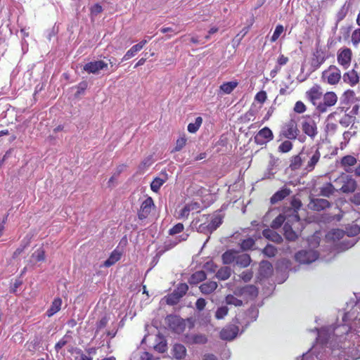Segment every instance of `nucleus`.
Wrapping results in <instances>:
<instances>
[{"instance_id":"obj_44","label":"nucleus","mask_w":360,"mask_h":360,"mask_svg":"<svg viewBox=\"0 0 360 360\" xmlns=\"http://www.w3.org/2000/svg\"><path fill=\"white\" fill-rule=\"evenodd\" d=\"M202 123V118L201 117H197L194 123H189L188 125V131L190 133H195L200 128Z\"/></svg>"},{"instance_id":"obj_52","label":"nucleus","mask_w":360,"mask_h":360,"mask_svg":"<svg viewBox=\"0 0 360 360\" xmlns=\"http://www.w3.org/2000/svg\"><path fill=\"white\" fill-rule=\"evenodd\" d=\"M88 87V82L86 81H82L75 86L77 89V92L75 94V97H79L80 95L84 94L85 90Z\"/></svg>"},{"instance_id":"obj_11","label":"nucleus","mask_w":360,"mask_h":360,"mask_svg":"<svg viewBox=\"0 0 360 360\" xmlns=\"http://www.w3.org/2000/svg\"><path fill=\"white\" fill-rule=\"evenodd\" d=\"M153 206H154L153 198L148 197L141 205L140 210L138 212L139 219L141 220L146 219L150 213Z\"/></svg>"},{"instance_id":"obj_31","label":"nucleus","mask_w":360,"mask_h":360,"mask_svg":"<svg viewBox=\"0 0 360 360\" xmlns=\"http://www.w3.org/2000/svg\"><path fill=\"white\" fill-rule=\"evenodd\" d=\"M352 3L350 1H346L342 6L335 15L337 22H340L347 16L349 10L351 8Z\"/></svg>"},{"instance_id":"obj_32","label":"nucleus","mask_w":360,"mask_h":360,"mask_svg":"<svg viewBox=\"0 0 360 360\" xmlns=\"http://www.w3.org/2000/svg\"><path fill=\"white\" fill-rule=\"evenodd\" d=\"M326 57L323 51L321 49L316 50V53H314L311 65L315 69H317L324 63Z\"/></svg>"},{"instance_id":"obj_2","label":"nucleus","mask_w":360,"mask_h":360,"mask_svg":"<svg viewBox=\"0 0 360 360\" xmlns=\"http://www.w3.org/2000/svg\"><path fill=\"white\" fill-rule=\"evenodd\" d=\"M188 286L186 283H179L174 291L165 297L166 303L169 305H175L186 294Z\"/></svg>"},{"instance_id":"obj_37","label":"nucleus","mask_w":360,"mask_h":360,"mask_svg":"<svg viewBox=\"0 0 360 360\" xmlns=\"http://www.w3.org/2000/svg\"><path fill=\"white\" fill-rule=\"evenodd\" d=\"M320 157H321V153L319 150V148H317L316 150V151L314 152V153L312 155V156L310 158V159L307 163L306 169H307L309 172L312 171L314 169L315 165L319 162Z\"/></svg>"},{"instance_id":"obj_38","label":"nucleus","mask_w":360,"mask_h":360,"mask_svg":"<svg viewBox=\"0 0 360 360\" xmlns=\"http://www.w3.org/2000/svg\"><path fill=\"white\" fill-rule=\"evenodd\" d=\"M337 190L338 188H335L331 183H327L325 186L321 188L320 194L322 196L329 198L330 195H333Z\"/></svg>"},{"instance_id":"obj_28","label":"nucleus","mask_w":360,"mask_h":360,"mask_svg":"<svg viewBox=\"0 0 360 360\" xmlns=\"http://www.w3.org/2000/svg\"><path fill=\"white\" fill-rule=\"evenodd\" d=\"M342 79L345 82L349 84L351 86H354L359 81V77L357 72L354 70H350L343 75Z\"/></svg>"},{"instance_id":"obj_58","label":"nucleus","mask_w":360,"mask_h":360,"mask_svg":"<svg viewBox=\"0 0 360 360\" xmlns=\"http://www.w3.org/2000/svg\"><path fill=\"white\" fill-rule=\"evenodd\" d=\"M184 230V225L181 223H178L174 225L172 229L169 231V234L171 236H174L175 234L179 233L182 232Z\"/></svg>"},{"instance_id":"obj_42","label":"nucleus","mask_w":360,"mask_h":360,"mask_svg":"<svg viewBox=\"0 0 360 360\" xmlns=\"http://www.w3.org/2000/svg\"><path fill=\"white\" fill-rule=\"evenodd\" d=\"M355 122V116L350 114H345L339 121L340 124L345 127H347L351 124L353 125Z\"/></svg>"},{"instance_id":"obj_29","label":"nucleus","mask_w":360,"mask_h":360,"mask_svg":"<svg viewBox=\"0 0 360 360\" xmlns=\"http://www.w3.org/2000/svg\"><path fill=\"white\" fill-rule=\"evenodd\" d=\"M217 286L218 285L217 282L209 281L202 283L200 285L199 289L202 294L210 295L217 289Z\"/></svg>"},{"instance_id":"obj_27","label":"nucleus","mask_w":360,"mask_h":360,"mask_svg":"<svg viewBox=\"0 0 360 360\" xmlns=\"http://www.w3.org/2000/svg\"><path fill=\"white\" fill-rule=\"evenodd\" d=\"M357 162V160L352 155H348L344 156L340 161L341 166L344 167L346 172H352L351 166H354Z\"/></svg>"},{"instance_id":"obj_20","label":"nucleus","mask_w":360,"mask_h":360,"mask_svg":"<svg viewBox=\"0 0 360 360\" xmlns=\"http://www.w3.org/2000/svg\"><path fill=\"white\" fill-rule=\"evenodd\" d=\"M302 128L304 133L312 139L318 133L316 122L312 120L302 122Z\"/></svg>"},{"instance_id":"obj_36","label":"nucleus","mask_w":360,"mask_h":360,"mask_svg":"<svg viewBox=\"0 0 360 360\" xmlns=\"http://www.w3.org/2000/svg\"><path fill=\"white\" fill-rule=\"evenodd\" d=\"M174 357L177 360L183 359L186 355V349L181 344H176L173 347Z\"/></svg>"},{"instance_id":"obj_57","label":"nucleus","mask_w":360,"mask_h":360,"mask_svg":"<svg viewBox=\"0 0 360 360\" xmlns=\"http://www.w3.org/2000/svg\"><path fill=\"white\" fill-rule=\"evenodd\" d=\"M352 42L354 46L360 43V28H357L352 34Z\"/></svg>"},{"instance_id":"obj_60","label":"nucleus","mask_w":360,"mask_h":360,"mask_svg":"<svg viewBox=\"0 0 360 360\" xmlns=\"http://www.w3.org/2000/svg\"><path fill=\"white\" fill-rule=\"evenodd\" d=\"M193 208L191 207V205H186L179 212V218L188 217L191 210Z\"/></svg>"},{"instance_id":"obj_8","label":"nucleus","mask_w":360,"mask_h":360,"mask_svg":"<svg viewBox=\"0 0 360 360\" xmlns=\"http://www.w3.org/2000/svg\"><path fill=\"white\" fill-rule=\"evenodd\" d=\"M338 101V96L333 91H328L323 96V102L319 103L316 109L319 112L323 113L327 111L328 108L335 105Z\"/></svg>"},{"instance_id":"obj_18","label":"nucleus","mask_w":360,"mask_h":360,"mask_svg":"<svg viewBox=\"0 0 360 360\" xmlns=\"http://www.w3.org/2000/svg\"><path fill=\"white\" fill-rule=\"evenodd\" d=\"M296 222L290 217H287V221L284 223L283 231L284 235L287 240L293 241L297 238V233L292 229V224Z\"/></svg>"},{"instance_id":"obj_22","label":"nucleus","mask_w":360,"mask_h":360,"mask_svg":"<svg viewBox=\"0 0 360 360\" xmlns=\"http://www.w3.org/2000/svg\"><path fill=\"white\" fill-rule=\"evenodd\" d=\"M263 236L268 240L280 244L283 241V238L274 230L266 229L262 231Z\"/></svg>"},{"instance_id":"obj_21","label":"nucleus","mask_w":360,"mask_h":360,"mask_svg":"<svg viewBox=\"0 0 360 360\" xmlns=\"http://www.w3.org/2000/svg\"><path fill=\"white\" fill-rule=\"evenodd\" d=\"M291 190L288 188L283 187L281 190L276 191L270 198L271 204H276L281 201L291 193Z\"/></svg>"},{"instance_id":"obj_30","label":"nucleus","mask_w":360,"mask_h":360,"mask_svg":"<svg viewBox=\"0 0 360 360\" xmlns=\"http://www.w3.org/2000/svg\"><path fill=\"white\" fill-rule=\"evenodd\" d=\"M122 255V252L121 251L117 249H115L110 254L108 259L104 262L103 266L105 267H110L112 266L121 259Z\"/></svg>"},{"instance_id":"obj_61","label":"nucleus","mask_w":360,"mask_h":360,"mask_svg":"<svg viewBox=\"0 0 360 360\" xmlns=\"http://www.w3.org/2000/svg\"><path fill=\"white\" fill-rule=\"evenodd\" d=\"M306 110V106L302 101H297L294 107V111L297 113H303Z\"/></svg>"},{"instance_id":"obj_62","label":"nucleus","mask_w":360,"mask_h":360,"mask_svg":"<svg viewBox=\"0 0 360 360\" xmlns=\"http://www.w3.org/2000/svg\"><path fill=\"white\" fill-rule=\"evenodd\" d=\"M267 96L266 93L264 91H260L255 96V100L259 102L260 103H263L266 100Z\"/></svg>"},{"instance_id":"obj_19","label":"nucleus","mask_w":360,"mask_h":360,"mask_svg":"<svg viewBox=\"0 0 360 360\" xmlns=\"http://www.w3.org/2000/svg\"><path fill=\"white\" fill-rule=\"evenodd\" d=\"M352 51L349 48H345L341 52L338 54V61L345 68L350 65L352 60Z\"/></svg>"},{"instance_id":"obj_7","label":"nucleus","mask_w":360,"mask_h":360,"mask_svg":"<svg viewBox=\"0 0 360 360\" xmlns=\"http://www.w3.org/2000/svg\"><path fill=\"white\" fill-rule=\"evenodd\" d=\"M321 78L329 84H336L341 79L340 70L335 65H330L322 72Z\"/></svg>"},{"instance_id":"obj_15","label":"nucleus","mask_w":360,"mask_h":360,"mask_svg":"<svg viewBox=\"0 0 360 360\" xmlns=\"http://www.w3.org/2000/svg\"><path fill=\"white\" fill-rule=\"evenodd\" d=\"M345 236L344 230L333 229L329 231L325 236V240L327 243H335L342 239Z\"/></svg>"},{"instance_id":"obj_23","label":"nucleus","mask_w":360,"mask_h":360,"mask_svg":"<svg viewBox=\"0 0 360 360\" xmlns=\"http://www.w3.org/2000/svg\"><path fill=\"white\" fill-rule=\"evenodd\" d=\"M146 43L147 41L146 39H143L137 44L134 45L129 50L127 51L125 55L123 56L122 61L127 60L129 58L134 57L138 51H141L143 49V47Z\"/></svg>"},{"instance_id":"obj_26","label":"nucleus","mask_w":360,"mask_h":360,"mask_svg":"<svg viewBox=\"0 0 360 360\" xmlns=\"http://www.w3.org/2000/svg\"><path fill=\"white\" fill-rule=\"evenodd\" d=\"M251 262L250 257L248 254L237 252L235 264L240 267H247Z\"/></svg>"},{"instance_id":"obj_59","label":"nucleus","mask_w":360,"mask_h":360,"mask_svg":"<svg viewBox=\"0 0 360 360\" xmlns=\"http://www.w3.org/2000/svg\"><path fill=\"white\" fill-rule=\"evenodd\" d=\"M108 321L109 319L107 316L102 317L96 323V332L104 328L107 326Z\"/></svg>"},{"instance_id":"obj_50","label":"nucleus","mask_w":360,"mask_h":360,"mask_svg":"<svg viewBox=\"0 0 360 360\" xmlns=\"http://www.w3.org/2000/svg\"><path fill=\"white\" fill-rule=\"evenodd\" d=\"M229 313V308L226 306L219 307L215 312V318L218 320L224 319Z\"/></svg>"},{"instance_id":"obj_13","label":"nucleus","mask_w":360,"mask_h":360,"mask_svg":"<svg viewBox=\"0 0 360 360\" xmlns=\"http://www.w3.org/2000/svg\"><path fill=\"white\" fill-rule=\"evenodd\" d=\"M239 332L238 326L236 325H229L224 327L220 332V338L225 340H232Z\"/></svg>"},{"instance_id":"obj_46","label":"nucleus","mask_w":360,"mask_h":360,"mask_svg":"<svg viewBox=\"0 0 360 360\" xmlns=\"http://www.w3.org/2000/svg\"><path fill=\"white\" fill-rule=\"evenodd\" d=\"M166 179H162L159 177H156L153 179L152 183L150 184V188L154 192H158L160 187L163 185V184L165 182Z\"/></svg>"},{"instance_id":"obj_47","label":"nucleus","mask_w":360,"mask_h":360,"mask_svg":"<svg viewBox=\"0 0 360 360\" xmlns=\"http://www.w3.org/2000/svg\"><path fill=\"white\" fill-rule=\"evenodd\" d=\"M103 9L100 4H95L90 8V16L92 20L98 14L103 12Z\"/></svg>"},{"instance_id":"obj_63","label":"nucleus","mask_w":360,"mask_h":360,"mask_svg":"<svg viewBox=\"0 0 360 360\" xmlns=\"http://www.w3.org/2000/svg\"><path fill=\"white\" fill-rule=\"evenodd\" d=\"M207 302L204 298H198L195 302V307L198 311H202L205 309Z\"/></svg>"},{"instance_id":"obj_4","label":"nucleus","mask_w":360,"mask_h":360,"mask_svg":"<svg viewBox=\"0 0 360 360\" xmlns=\"http://www.w3.org/2000/svg\"><path fill=\"white\" fill-rule=\"evenodd\" d=\"M259 294L258 288L254 285H246L243 287H237L234 290V295L243 297L245 300H253Z\"/></svg>"},{"instance_id":"obj_6","label":"nucleus","mask_w":360,"mask_h":360,"mask_svg":"<svg viewBox=\"0 0 360 360\" xmlns=\"http://www.w3.org/2000/svg\"><path fill=\"white\" fill-rule=\"evenodd\" d=\"M319 252L315 249H302L295 254V259L301 264H310L319 257Z\"/></svg>"},{"instance_id":"obj_39","label":"nucleus","mask_w":360,"mask_h":360,"mask_svg":"<svg viewBox=\"0 0 360 360\" xmlns=\"http://www.w3.org/2000/svg\"><path fill=\"white\" fill-rule=\"evenodd\" d=\"M206 279V274L203 271H198L193 274L190 278L191 284H197Z\"/></svg>"},{"instance_id":"obj_33","label":"nucleus","mask_w":360,"mask_h":360,"mask_svg":"<svg viewBox=\"0 0 360 360\" xmlns=\"http://www.w3.org/2000/svg\"><path fill=\"white\" fill-rule=\"evenodd\" d=\"M62 305V300L60 297L55 298L51 304L50 308L46 311V315L48 317H51L55 314H56L58 311H59L61 309Z\"/></svg>"},{"instance_id":"obj_55","label":"nucleus","mask_w":360,"mask_h":360,"mask_svg":"<svg viewBox=\"0 0 360 360\" xmlns=\"http://www.w3.org/2000/svg\"><path fill=\"white\" fill-rule=\"evenodd\" d=\"M284 30L283 26L282 25H276L275 30L273 33V35L271 37V41H276L280 37V35L283 33Z\"/></svg>"},{"instance_id":"obj_51","label":"nucleus","mask_w":360,"mask_h":360,"mask_svg":"<svg viewBox=\"0 0 360 360\" xmlns=\"http://www.w3.org/2000/svg\"><path fill=\"white\" fill-rule=\"evenodd\" d=\"M186 141L187 139L186 138L185 134H184L181 137L176 140V146L172 150V152L180 151L185 146Z\"/></svg>"},{"instance_id":"obj_24","label":"nucleus","mask_w":360,"mask_h":360,"mask_svg":"<svg viewBox=\"0 0 360 360\" xmlns=\"http://www.w3.org/2000/svg\"><path fill=\"white\" fill-rule=\"evenodd\" d=\"M357 222H360V219H357L355 222H352L345 226V230L344 231L345 235L348 237H354L360 233V224Z\"/></svg>"},{"instance_id":"obj_48","label":"nucleus","mask_w":360,"mask_h":360,"mask_svg":"<svg viewBox=\"0 0 360 360\" xmlns=\"http://www.w3.org/2000/svg\"><path fill=\"white\" fill-rule=\"evenodd\" d=\"M225 300L227 304L234 305L236 307H240L243 304L242 300L238 299L232 295H228Z\"/></svg>"},{"instance_id":"obj_17","label":"nucleus","mask_w":360,"mask_h":360,"mask_svg":"<svg viewBox=\"0 0 360 360\" xmlns=\"http://www.w3.org/2000/svg\"><path fill=\"white\" fill-rule=\"evenodd\" d=\"M290 205L291 207L290 209V212L291 214H288V217H290L296 222H299L300 221V217L298 214V210L302 207V203L299 198L294 196L290 201Z\"/></svg>"},{"instance_id":"obj_53","label":"nucleus","mask_w":360,"mask_h":360,"mask_svg":"<svg viewBox=\"0 0 360 360\" xmlns=\"http://www.w3.org/2000/svg\"><path fill=\"white\" fill-rule=\"evenodd\" d=\"M193 343L195 344H205L207 342V338L205 335L195 334L191 337Z\"/></svg>"},{"instance_id":"obj_3","label":"nucleus","mask_w":360,"mask_h":360,"mask_svg":"<svg viewBox=\"0 0 360 360\" xmlns=\"http://www.w3.org/2000/svg\"><path fill=\"white\" fill-rule=\"evenodd\" d=\"M300 132L296 121L291 119L282 127L279 134L280 140L283 138L289 140L296 139Z\"/></svg>"},{"instance_id":"obj_35","label":"nucleus","mask_w":360,"mask_h":360,"mask_svg":"<svg viewBox=\"0 0 360 360\" xmlns=\"http://www.w3.org/2000/svg\"><path fill=\"white\" fill-rule=\"evenodd\" d=\"M237 252L238 251L235 250L234 249H230L225 252L222 255V260L224 264H235Z\"/></svg>"},{"instance_id":"obj_9","label":"nucleus","mask_w":360,"mask_h":360,"mask_svg":"<svg viewBox=\"0 0 360 360\" xmlns=\"http://www.w3.org/2000/svg\"><path fill=\"white\" fill-rule=\"evenodd\" d=\"M274 139L272 131L267 127L260 129L255 136L254 141L257 145H264Z\"/></svg>"},{"instance_id":"obj_56","label":"nucleus","mask_w":360,"mask_h":360,"mask_svg":"<svg viewBox=\"0 0 360 360\" xmlns=\"http://www.w3.org/2000/svg\"><path fill=\"white\" fill-rule=\"evenodd\" d=\"M32 258L35 262H41L45 259V252L43 250H38L32 255Z\"/></svg>"},{"instance_id":"obj_43","label":"nucleus","mask_w":360,"mask_h":360,"mask_svg":"<svg viewBox=\"0 0 360 360\" xmlns=\"http://www.w3.org/2000/svg\"><path fill=\"white\" fill-rule=\"evenodd\" d=\"M302 160L299 154L292 157L289 167L291 170L295 171L300 168V167L302 166Z\"/></svg>"},{"instance_id":"obj_45","label":"nucleus","mask_w":360,"mask_h":360,"mask_svg":"<svg viewBox=\"0 0 360 360\" xmlns=\"http://www.w3.org/2000/svg\"><path fill=\"white\" fill-rule=\"evenodd\" d=\"M285 219L287 220L283 214H280L272 221L271 224V227L273 229H277L280 228L282 226V224L285 223Z\"/></svg>"},{"instance_id":"obj_10","label":"nucleus","mask_w":360,"mask_h":360,"mask_svg":"<svg viewBox=\"0 0 360 360\" xmlns=\"http://www.w3.org/2000/svg\"><path fill=\"white\" fill-rule=\"evenodd\" d=\"M108 64L103 60H95L86 63L83 70L88 73L98 74L101 70L107 68Z\"/></svg>"},{"instance_id":"obj_25","label":"nucleus","mask_w":360,"mask_h":360,"mask_svg":"<svg viewBox=\"0 0 360 360\" xmlns=\"http://www.w3.org/2000/svg\"><path fill=\"white\" fill-rule=\"evenodd\" d=\"M356 101H360V98H356L354 91L351 89L345 91L340 98V103L342 105H349Z\"/></svg>"},{"instance_id":"obj_16","label":"nucleus","mask_w":360,"mask_h":360,"mask_svg":"<svg viewBox=\"0 0 360 360\" xmlns=\"http://www.w3.org/2000/svg\"><path fill=\"white\" fill-rule=\"evenodd\" d=\"M307 98L314 105H316V101L319 100L323 96V92L321 91V87L318 85H314L306 93Z\"/></svg>"},{"instance_id":"obj_1","label":"nucleus","mask_w":360,"mask_h":360,"mask_svg":"<svg viewBox=\"0 0 360 360\" xmlns=\"http://www.w3.org/2000/svg\"><path fill=\"white\" fill-rule=\"evenodd\" d=\"M334 182L337 186H341L338 188L337 192L352 193L357 188V182L352 176L345 173H342L338 178L335 179Z\"/></svg>"},{"instance_id":"obj_49","label":"nucleus","mask_w":360,"mask_h":360,"mask_svg":"<svg viewBox=\"0 0 360 360\" xmlns=\"http://www.w3.org/2000/svg\"><path fill=\"white\" fill-rule=\"evenodd\" d=\"M292 148V143L289 140L284 141L279 146L278 151L280 153H285L290 151Z\"/></svg>"},{"instance_id":"obj_34","label":"nucleus","mask_w":360,"mask_h":360,"mask_svg":"<svg viewBox=\"0 0 360 360\" xmlns=\"http://www.w3.org/2000/svg\"><path fill=\"white\" fill-rule=\"evenodd\" d=\"M204 218L207 221L210 229L212 232L215 231L222 224L223 221V216L219 214H214L210 221L207 220V217Z\"/></svg>"},{"instance_id":"obj_14","label":"nucleus","mask_w":360,"mask_h":360,"mask_svg":"<svg viewBox=\"0 0 360 360\" xmlns=\"http://www.w3.org/2000/svg\"><path fill=\"white\" fill-rule=\"evenodd\" d=\"M204 217H205V215H203L202 218L194 219L191 226L192 229H195L198 233H211L212 231H211L207 221L206 220L204 221Z\"/></svg>"},{"instance_id":"obj_40","label":"nucleus","mask_w":360,"mask_h":360,"mask_svg":"<svg viewBox=\"0 0 360 360\" xmlns=\"http://www.w3.org/2000/svg\"><path fill=\"white\" fill-rule=\"evenodd\" d=\"M238 84V83L236 81H231L223 83L219 88L223 93L229 94L234 90Z\"/></svg>"},{"instance_id":"obj_41","label":"nucleus","mask_w":360,"mask_h":360,"mask_svg":"<svg viewBox=\"0 0 360 360\" xmlns=\"http://www.w3.org/2000/svg\"><path fill=\"white\" fill-rule=\"evenodd\" d=\"M231 273V271L230 267H228V266L221 267V269H219L217 271V272L216 274V277L219 280L225 281L230 277Z\"/></svg>"},{"instance_id":"obj_12","label":"nucleus","mask_w":360,"mask_h":360,"mask_svg":"<svg viewBox=\"0 0 360 360\" xmlns=\"http://www.w3.org/2000/svg\"><path fill=\"white\" fill-rule=\"evenodd\" d=\"M308 206L311 210L320 212L330 207V202L326 199L311 198Z\"/></svg>"},{"instance_id":"obj_64","label":"nucleus","mask_w":360,"mask_h":360,"mask_svg":"<svg viewBox=\"0 0 360 360\" xmlns=\"http://www.w3.org/2000/svg\"><path fill=\"white\" fill-rule=\"evenodd\" d=\"M252 272L250 271H243L240 275V278L245 282L250 281L252 278Z\"/></svg>"},{"instance_id":"obj_5","label":"nucleus","mask_w":360,"mask_h":360,"mask_svg":"<svg viewBox=\"0 0 360 360\" xmlns=\"http://www.w3.org/2000/svg\"><path fill=\"white\" fill-rule=\"evenodd\" d=\"M168 327L175 333L181 334L186 329V320L176 315H168L166 318Z\"/></svg>"},{"instance_id":"obj_54","label":"nucleus","mask_w":360,"mask_h":360,"mask_svg":"<svg viewBox=\"0 0 360 360\" xmlns=\"http://www.w3.org/2000/svg\"><path fill=\"white\" fill-rule=\"evenodd\" d=\"M255 243V240L252 237H249L246 239H240L239 245L240 248H252Z\"/></svg>"}]
</instances>
